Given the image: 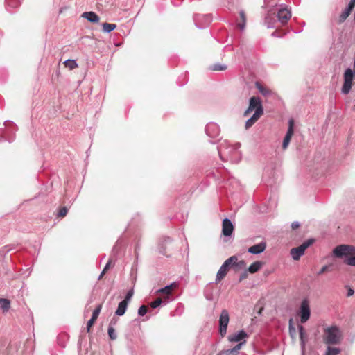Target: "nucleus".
<instances>
[{
  "mask_svg": "<svg viewBox=\"0 0 355 355\" xmlns=\"http://www.w3.org/2000/svg\"><path fill=\"white\" fill-rule=\"evenodd\" d=\"M239 144L236 146H231L226 141L221 142L218 147V152L220 159L223 161H230L232 163H236L239 160V152L238 148Z\"/></svg>",
  "mask_w": 355,
  "mask_h": 355,
  "instance_id": "obj_1",
  "label": "nucleus"
},
{
  "mask_svg": "<svg viewBox=\"0 0 355 355\" xmlns=\"http://www.w3.org/2000/svg\"><path fill=\"white\" fill-rule=\"evenodd\" d=\"M342 334L340 329L336 326H331L324 329L323 334V342L328 345H338L340 343Z\"/></svg>",
  "mask_w": 355,
  "mask_h": 355,
  "instance_id": "obj_2",
  "label": "nucleus"
},
{
  "mask_svg": "<svg viewBox=\"0 0 355 355\" xmlns=\"http://www.w3.org/2000/svg\"><path fill=\"white\" fill-rule=\"evenodd\" d=\"M333 254L338 259H348L355 255V247L350 245L341 244L333 250Z\"/></svg>",
  "mask_w": 355,
  "mask_h": 355,
  "instance_id": "obj_3",
  "label": "nucleus"
},
{
  "mask_svg": "<svg viewBox=\"0 0 355 355\" xmlns=\"http://www.w3.org/2000/svg\"><path fill=\"white\" fill-rule=\"evenodd\" d=\"M314 239H309L304 241L300 246L296 248H293L291 250L290 254L293 260H299L300 258L304 254L305 250L313 243Z\"/></svg>",
  "mask_w": 355,
  "mask_h": 355,
  "instance_id": "obj_4",
  "label": "nucleus"
},
{
  "mask_svg": "<svg viewBox=\"0 0 355 355\" xmlns=\"http://www.w3.org/2000/svg\"><path fill=\"white\" fill-rule=\"evenodd\" d=\"M235 260H237V257L234 255L228 258L225 262L222 264L220 268H219L216 277V283L220 282L227 275L228 269L231 267V264Z\"/></svg>",
  "mask_w": 355,
  "mask_h": 355,
  "instance_id": "obj_5",
  "label": "nucleus"
},
{
  "mask_svg": "<svg viewBox=\"0 0 355 355\" xmlns=\"http://www.w3.org/2000/svg\"><path fill=\"white\" fill-rule=\"evenodd\" d=\"M297 315L300 317V322L305 323L310 318L311 309L309 306V302L307 299H304L300 306Z\"/></svg>",
  "mask_w": 355,
  "mask_h": 355,
  "instance_id": "obj_6",
  "label": "nucleus"
},
{
  "mask_svg": "<svg viewBox=\"0 0 355 355\" xmlns=\"http://www.w3.org/2000/svg\"><path fill=\"white\" fill-rule=\"evenodd\" d=\"M259 110H261V114H263V107L260 98L259 96H252L250 98L249 106L244 112L243 116H248L253 110H254V112H257Z\"/></svg>",
  "mask_w": 355,
  "mask_h": 355,
  "instance_id": "obj_7",
  "label": "nucleus"
},
{
  "mask_svg": "<svg viewBox=\"0 0 355 355\" xmlns=\"http://www.w3.org/2000/svg\"><path fill=\"white\" fill-rule=\"evenodd\" d=\"M353 78L354 72L352 69L347 68L344 73V83L341 89L343 94H347L349 93L352 85Z\"/></svg>",
  "mask_w": 355,
  "mask_h": 355,
  "instance_id": "obj_8",
  "label": "nucleus"
},
{
  "mask_svg": "<svg viewBox=\"0 0 355 355\" xmlns=\"http://www.w3.org/2000/svg\"><path fill=\"white\" fill-rule=\"evenodd\" d=\"M230 321L229 313L226 309L221 311L219 318V333L224 337L227 333V328Z\"/></svg>",
  "mask_w": 355,
  "mask_h": 355,
  "instance_id": "obj_9",
  "label": "nucleus"
},
{
  "mask_svg": "<svg viewBox=\"0 0 355 355\" xmlns=\"http://www.w3.org/2000/svg\"><path fill=\"white\" fill-rule=\"evenodd\" d=\"M212 17L211 15H195L193 17V21L196 26L198 28H204L207 27L211 21Z\"/></svg>",
  "mask_w": 355,
  "mask_h": 355,
  "instance_id": "obj_10",
  "label": "nucleus"
},
{
  "mask_svg": "<svg viewBox=\"0 0 355 355\" xmlns=\"http://www.w3.org/2000/svg\"><path fill=\"white\" fill-rule=\"evenodd\" d=\"M278 21L282 24H286L289 19L291 17V12L286 7H283L279 9L277 15Z\"/></svg>",
  "mask_w": 355,
  "mask_h": 355,
  "instance_id": "obj_11",
  "label": "nucleus"
},
{
  "mask_svg": "<svg viewBox=\"0 0 355 355\" xmlns=\"http://www.w3.org/2000/svg\"><path fill=\"white\" fill-rule=\"evenodd\" d=\"M220 128L215 123H209L205 127V132L207 136L211 138H216L219 136Z\"/></svg>",
  "mask_w": 355,
  "mask_h": 355,
  "instance_id": "obj_12",
  "label": "nucleus"
},
{
  "mask_svg": "<svg viewBox=\"0 0 355 355\" xmlns=\"http://www.w3.org/2000/svg\"><path fill=\"white\" fill-rule=\"evenodd\" d=\"M293 135V121L289 120L288 128L282 142V148L286 149Z\"/></svg>",
  "mask_w": 355,
  "mask_h": 355,
  "instance_id": "obj_13",
  "label": "nucleus"
},
{
  "mask_svg": "<svg viewBox=\"0 0 355 355\" xmlns=\"http://www.w3.org/2000/svg\"><path fill=\"white\" fill-rule=\"evenodd\" d=\"M234 230V225L229 218H225L222 224V232L225 236H230Z\"/></svg>",
  "mask_w": 355,
  "mask_h": 355,
  "instance_id": "obj_14",
  "label": "nucleus"
},
{
  "mask_svg": "<svg viewBox=\"0 0 355 355\" xmlns=\"http://www.w3.org/2000/svg\"><path fill=\"white\" fill-rule=\"evenodd\" d=\"M299 336L300 340V347L302 351V355H304L305 353V345L307 340V336L305 334L304 329L302 325L298 326Z\"/></svg>",
  "mask_w": 355,
  "mask_h": 355,
  "instance_id": "obj_15",
  "label": "nucleus"
},
{
  "mask_svg": "<svg viewBox=\"0 0 355 355\" xmlns=\"http://www.w3.org/2000/svg\"><path fill=\"white\" fill-rule=\"evenodd\" d=\"M266 248L265 242H261L258 244L254 245L248 248V252L253 254H258L263 252Z\"/></svg>",
  "mask_w": 355,
  "mask_h": 355,
  "instance_id": "obj_16",
  "label": "nucleus"
},
{
  "mask_svg": "<svg viewBox=\"0 0 355 355\" xmlns=\"http://www.w3.org/2000/svg\"><path fill=\"white\" fill-rule=\"evenodd\" d=\"M247 337V333L244 330H241L234 335L229 336L228 340L230 342H241L242 340H244Z\"/></svg>",
  "mask_w": 355,
  "mask_h": 355,
  "instance_id": "obj_17",
  "label": "nucleus"
},
{
  "mask_svg": "<svg viewBox=\"0 0 355 355\" xmlns=\"http://www.w3.org/2000/svg\"><path fill=\"white\" fill-rule=\"evenodd\" d=\"M262 114H261L260 110H258L257 112H254L253 115L250 119H248L245 122V129L248 130L250 128H251L258 121V119L261 117Z\"/></svg>",
  "mask_w": 355,
  "mask_h": 355,
  "instance_id": "obj_18",
  "label": "nucleus"
},
{
  "mask_svg": "<svg viewBox=\"0 0 355 355\" xmlns=\"http://www.w3.org/2000/svg\"><path fill=\"white\" fill-rule=\"evenodd\" d=\"M82 17L94 24L98 23L100 19L99 17L92 11L83 12Z\"/></svg>",
  "mask_w": 355,
  "mask_h": 355,
  "instance_id": "obj_19",
  "label": "nucleus"
},
{
  "mask_svg": "<svg viewBox=\"0 0 355 355\" xmlns=\"http://www.w3.org/2000/svg\"><path fill=\"white\" fill-rule=\"evenodd\" d=\"M128 304L123 301L120 302L118 304L116 311H115V315L118 316L123 315L127 310Z\"/></svg>",
  "mask_w": 355,
  "mask_h": 355,
  "instance_id": "obj_20",
  "label": "nucleus"
},
{
  "mask_svg": "<svg viewBox=\"0 0 355 355\" xmlns=\"http://www.w3.org/2000/svg\"><path fill=\"white\" fill-rule=\"evenodd\" d=\"M0 308L3 312H8L10 308V302L8 299L0 298Z\"/></svg>",
  "mask_w": 355,
  "mask_h": 355,
  "instance_id": "obj_21",
  "label": "nucleus"
},
{
  "mask_svg": "<svg viewBox=\"0 0 355 355\" xmlns=\"http://www.w3.org/2000/svg\"><path fill=\"white\" fill-rule=\"evenodd\" d=\"M262 262L259 261H254L248 268V272L255 273L260 270L262 266Z\"/></svg>",
  "mask_w": 355,
  "mask_h": 355,
  "instance_id": "obj_22",
  "label": "nucleus"
},
{
  "mask_svg": "<svg viewBox=\"0 0 355 355\" xmlns=\"http://www.w3.org/2000/svg\"><path fill=\"white\" fill-rule=\"evenodd\" d=\"M177 286V284L175 282L171 283L170 285H167L164 288H162L158 290L159 293L169 295L171 294L172 290Z\"/></svg>",
  "mask_w": 355,
  "mask_h": 355,
  "instance_id": "obj_23",
  "label": "nucleus"
},
{
  "mask_svg": "<svg viewBox=\"0 0 355 355\" xmlns=\"http://www.w3.org/2000/svg\"><path fill=\"white\" fill-rule=\"evenodd\" d=\"M275 18L270 14H268L264 19V24L268 28H272L275 27Z\"/></svg>",
  "mask_w": 355,
  "mask_h": 355,
  "instance_id": "obj_24",
  "label": "nucleus"
},
{
  "mask_svg": "<svg viewBox=\"0 0 355 355\" xmlns=\"http://www.w3.org/2000/svg\"><path fill=\"white\" fill-rule=\"evenodd\" d=\"M112 324H113V320H111V321L109 324L107 333H108V336H109L111 340H114L116 339L117 335H116V333L114 327H112Z\"/></svg>",
  "mask_w": 355,
  "mask_h": 355,
  "instance_id": "obj_25",
  "label": "nucleus"
},
{
  "mask_svg": "<svg viewBox=\"0 0 355 355\" xmlns=\"http://www.w3.org/2000/svg\"><path fill=\"white\" fill-rule=\"evenodd\" d=\"M231 267H233L236 269H243L246 267V263L244 260H241L238 261L237 259L232 263Z\"/></svg>",
  "mask_w": 355,
  "mask_h": 355,
  "instance_id": "obj_26",
  "label": "nucleus"
},
{
  "mask_svg": "<svg viewBox=\"0 0 355 355\" xmlns=\"http://www.w3.org/2000/svg\"><path fill=\"white\" fill-rule=\"evenodd\" d=\"M21 0H6L7 9L8 8H15L20 6Z\"/></svg>",
  "mask_w": 355,
  "mask_h": 355,
  "instance_id": "obj_27",
  "label": "nucleus"
},
{
  "mask_svg": "<svg viewBox=\"0 0 355 355\" xmlns=\"http://www.w3.org/2000/svg\"><path fill=\"white\" fill-rule=\"evenodd\" d=\"M341 350L338 347H331L329 345L327 348L324 355H338Z\"/></svg>",
  "mask_w": 355,
  "mask_h": 355,
  "instance_id": "obj_28",
  "label": "nucleus"
},
{
  "mask_svg": "<svg viewBox=\"0 0 355 355\" xmlns=\"http://www.w3.org/2000/svg\"><path fill=\"white\" fill-rule=\"evenodd\" d=\"M239 15H240V17H241V22H238L237 23V26L238 27L241 29V30H243L245 28V21H246V18H245V12L243 10H241L239 12Z\"/></svg>",
  "mask_w": 355,
  "mask_h": 355,
  "instance_id": "obj_29",
  "label": "nucleus"
},
{
  "mask_svg": "<svg viewBox=\"0 0 355 355\" xmlns=\"http://www.w3.org/2000/svg\"><path fill=\"white\" fill-rule=\"evenodd\" d=\"M64 64L66 67L69 68V69H73L78 67L75 60H67L64 62Z\"/></svg>",
  "mask_w": 355,
  "mask_h": 355,
  "instance_id": "obj_30",
  "label": "nucleus"
},
{
  "mask_svg": "<svg viewBox=\"0 0 355 355\" xmlns=\"http://www.w3.org/2000/svg\"><path fill=\"white\" fill-rule=\"evenodd\" d=\"M116 28V25L115 24H109L104 23L103 24V31L105 33H110L114 31Z\"/></svg>",
  "mask_w": 355,
  "mask_h": 355,
  "instance_id": "obj_31",
  "label": "nucleus"
},
{
  "mask_svg": "<svg viewBox=\"0 0 355 355\" xmlns=\"http://www.w3.org/2000/svg\"><path fill=\"white\" fill-rule=\"evenodd\" d=\"M227 69V65L221 64H215L210 66V69L212 71H225Z\"/></svg>",
  "mask_w": 355,
  "mask_h": 355,
  "instance_id": "obj_32",
  "label": "nucleus"
},
{
  "mask_svg": "<svg viewBox=\"0 0 355 355\" xmlns=\"http://www.w3.org/2000/svg\"><path fill=\"white\" fill-rule=\"evenodd\" d=\"M349 14L350 12L345 9L339 16L338 22H344L346 20V19L349 17Z\"/></svg>",
  "mask_w": 355,
  "mask_h": 355,
  "instance_id": "obj_33",
  "label": "nucleus"
},
{
  "mask_svg": "<svg viewBox=\"0 0 355 355\" xmlns=\"http://www.w3.org/2000/svg\"><path fill=\"white\" fill-rule=\"evenodd\" d=\"M245 342H246L245 340H244L240 342L236 345H235L233 348H232V349L233 350V352H234V354L236 355H238L239 350L245 345Z\"/></svg>",
  "mask_w": 355,
  "mask_h": 355,
  "instance_id": "obj_34",
  "label": "nucleus"
},
{
  "mask_svg": "<svg viewBox=\"0 0 355 355\" xmlns=\"http://www.w3.org/2000/svg\"><path fill=\"white\" fill-rule=\"evenodd\" d=\"M101 309H102V304H98L96 307V309L94 310V311L92 313V318L96 320L101 313Z\"/></svg>",
  "mask_w": 355,
  "mask_h": 355,
  "instance_id": "obj_35",
  "label": "nucleus"
},
{
  "mask_svg": "<svg viewBox=\"0 0 355 355\" xmlns=\"http://www.w3.org/2000/svg\"><path fill=\"white\" fill-rule=\"evenodd\" d=\"M343 262L348 266H355V254L348 259H345Z\"/></svg>",
  "mask_w": 355,
  "mask_h": 355,
  "instance_id": "obj_36",
  "label": "nucleus"
},
{
  "mask_svg": "<svg viewBox=\"0 0 355 355\" xmlns=\"http://www.w3.org/2000/svg\"><path fill=\"white\" fill-rule=\"evenodd\" d=\"M148 311V307L145 305H141L138 309V315L139 316H144Z\"/></svg>",
  "mask_w": 355,
  "mask_h": 355,
  "instance_id": "obj_37",
  "label": "nucleus"
},
{
  "mask_svg": "<svg viewBox=\"0 0 355 355\" xmlns=\"http://www.w3.org/2000/svg\"><path fill=\"white\" fill-rule=\"evenodd\" d=\"M162 302H163V300L161 298H157L155 301H153L150 303V306L153 309H156L159 305H161Z\"/></svg>",
  "mask_w": 355,
  "mask_h": 355,
  "instance_id": "obj_38",
  "label": "nucleus"
},
{
  "mask_svg": "<svg viewBox=\"0 0 355 355\" xmlns=\"http://www.w3.org/2000/svg\"><path fill=\"white\" fill-rule=\"evenodd\" d=\"M217 355H236L232 349L222 350Z\"/></svg>",
  "mask_w": 355,
  "mask_h": 355,
  "instance_id": "obj_39",
  "label": "nucleus"
},
{
  "mask_svg": "<svg viewBox=\"0 0 355 355\" xmlns=\"http://www.w3.org/2000/svg\"><path fill=\"white\" fill-rule=\"evenodd\" d=\"M133 290H130L128 291V293H126V295H125V297L124 300H123L122 301L126 302L127 304H128L129 301L131 300L132 295H133Z\"/></svg>",
  "mask_w": 355,
  "mask_h": 355,
  "instance_id": "obj_40",
  "label": "nucleus"
},
{
  "mask_svg": "<svg viewBox=\"0 0 355 355\" xmlns=\"http://www.w3.org/2000/svg\"><path fill=\"white\" fill-rule=\"evenodd\" d=\"M67 207H64L62 208H61L60 210H59V212H58V216H60V217H63V216H65L67 214Z\"/></svg>",
  "mask_w": 355,
  "mask_h": 355,
  "instance_id": "obj_41",
  "label": "nucleus"
},
{
  "mask_svg": "<svg viewBox=\"0 0 355 355\" xmlns=\"http://www.w3.org/2000/svg\"><path fill=\"white\" fill-rule=\"evenodd\" d=\"M96 321V319L94 318H91L89 321L87 322V331L89 332V330H90V328L93 326L94 323Z\"/></svg>",
  "mask_w": 355,
  "mask_h": 355,
  "instance_id": "obj_42",
  "label": "nucleus"
},
{
  "mask_svg": "<svg viewBox=\"0 0 355 355\" xmlns=\"http://www.w3.org/2000/svg\"><path fill=\"white\" fill-rule=\"evenodd\" d=\"M257 88L259 89V92L264 96H266L268 94V91L265 89L264 87L260 86V85H258L257 86Z\"/></svg>",
  "mask_w": 355,
  "mask_h": 355,
  "instance_id": "obj_43",
  "label": "nucleus"
},
{
  "mask_svg": "<svg viewBox=\"0 0 355 355\" xmlns=\"http://www.w3.org/2000/svg\"><path fill=\"white\" fill-rule=\"evenodd\" d=\"M6 123H8L7 125H11L12 126V127H10L12 131L15 132V131L17 130V127H16V125L12 122L7 121Z\"/></svg>",
  "mask_w": 355,
  "mask_h": 355,
  "instance_id": "obj_44",
  "label": "nucleus"
},
{
  "mask_svg": "<svg viewBox=\"0 0 355 355\" xmlns=\"http://www.w3.org/2000/svg\"><path fill=\"white\" fill-rule=\"evenodd\" d=\"M3 137H6V139H7L9 142H11V141H13V139H12V138L9 137L8 130H6V131L4 132V136H3Z\"/></svg>",
  "mask_w": 355,
  "mask_h": 355,
  "instance_id": "obj_45",
  "label": "nucleus"
},
{
  "mask_svg": "<svg viewBox=\"0 0 355 355\" xmlns=\"http://www.w3.org/2000/svg\"><path fill=\"white\" fill-rule=\"evenodd\" d=\"M328 268V266H324L318 272V275H320L322 274H323L324 272H326V270H327Z\"/></svg>",
  "mask_w": 355,
  "mask_h": 355,
  "instance_id": "obj_46",
  "label": "nucleus"
},
{
  "mask_svg": "<svg viewBox=\"0 0 355 355\" xmlns=\"http://www.w3.org/2000/svg\"><path fill=\"white\" fill-rule=\"evenodd\" d=\"M111 263H112V260H111V259H110L103 270H104V272H106L110 268Z\"/></svg>",
  "mask_w": 355,
  "mask_h": 355,
  "instance_id": "obj_47",
  "label": "nucleus"
},
{
  "mask_svg": "<svg viewBox=\"0 0 355 355\" xmlns=\"http://www.w3.org/2000/svg\"><path fill=\"white\" fill-rule=\"evenodd\" d=\"M248 276L247 271H244L239 277V282H241L243 279H245Z\"/></svg>",
  "mask_w": 355,
  "mask_h": 355,
  "instance_id": "obj_48",
  "label": "nucleus"
},
{
  "mask_svg": "<svg viewBox=\"0 0 355 355\" xmlns=\"http://www.w3.org/2000/svg\"><path fill=\"white\" fill-rule=\"evenodd\" d=\"M299 226H300V223L297 221H295V222L292 223V224H291V228L293 230L297 228Z\"/></svg>",
  "mask_w": 355,
  "mask_h": 355,
  "instance_id": "obj_49",
  "label": "nucleus"
},
{
  "mask_svg": "<svg viewBox=\"0 0 355 355\" xmlns=\"http://www.w3.org/2000/svg\"><path fill=\"white\" fill-rule=\"evenodd\" d=\"M354 291L352 288H349L347 291V297L352 296L354 295Z\"/></svg>",
  "mask_w": 355,
  "mask_h": 355,
  "instance_id": "obj_50",
  "label": "nucleus"
},
{
  "mask_svg": "<svg viewBox=\"0 0 355 355\" xmlns=\"http://www.w3.org/2000/svg\"><path fill=\"white\" fill-rule=\"evenodd\" d=\"M347 6L354 9L355 6V0H351L348 3Z\"/></svg>",
  "mask_w": 355,
  "mask_h": 355,
  "instance_id": "obj_51",
  "label": "nucleus"
},
{
  "mask_svg": "<svg viewBox=\"0 0 355 355\" xmlns=\"http://www.w3.org/2000/svg\"><path fill=\"white\" fill-rule=\"evenodd\" d=\"M163 242L166 244L170 243L171 242V239L169 236H166L163 239Z\"/></svg>",
  "mask_w": 355,
  "mask_h": 355,
  "instance_id": "obj_52",
  "label": "nucleus"
},
{
  "mask_svg": "<svg viewBox=\"0 0 355 355\" xmlns=\"http://www.w3.org/2000/svg\"><path fill=\"white\" fill-rule=\"evenodd\" d=\"M292 322H293V320H292V319H291V320H289V330H290V332H291L292 329H293V331H295V329H294V327H293Z\"/></svg>",
  "mask_w": 355,
  "mask_h": 355,
  "instance_id": "obj_53",
  "label": "nucleus"
},
{
  "mask_svg": "<svg viewBox=\"0 0 355 355\" xmlns=\"http://www.w3.org/2000/svg\"><path fill=\"white\" fill-rule=\"evenodd\" d=\"M105 272H104V270H103V271L101 272V273L100 274V275H99V277H98V279H101L103 277V275H105Z\"/></svg>",
  "mask_w": 355,
  "mask_h": 355,
  "instance_id": "obj_54",
  "label": "nucleus"
},
{
  "mask_svg": "<svg viewBox=\"0 0 355 355\" xmlns=\"http://www.w3.org/2000/svg\"><path fill=\"white\" fill-rule=\"evenodd\" d=\"M345 10H347L348 12H349L351 13V12L352 11L353 9L352 8L347 6L345 8Z\"/></svg>",
  "mask_w": 355,
  "mask_h": 355,
  "instance_id": "obj_55",
  "label": "nucleus"
},
{
  "mask_svg": "<svg viewBox=\"0 0 355 355\" xmlns=\"http://www.w3.org/2000/svg\"><path fill=\"white\" fill-rule=\"evenodd\" d=\"M112 320H113V324H112V327H113L114 325H115V324H116V322H117V320H116V319H114V318H112Z\"/></svg>",
  "mask_w": 355,
  "mask_h": 355,
  "instance_id": "obj_56",
  "label": "nucleus"
},
{
  "mask_svg": "<svg viewBox=\"0 0 355 355\" xmlns=\"http://www.w3.org/2000/svg\"><path fill=\"white\" fill-rule=\"evenodd\" d=\"M354 71H355V60H354V62L353 63V70Z\"/></svg>",
  "mask_w": 355,
  "mask_h": 355,
  "instance_id": "obj_57",
  "label": "nucleus"
},
{
  "mask_svg": "<svg viewBox=\"0 0 355 355\" xmlns=\"http://www.w3.org/2000/svg\"><path fill=\"white\" fill-rule=\"evenodd\" d=\"M164 249H163V250H161V249H160V252H161V253H164Z\"/></svg>",
  "mask_w": 355,
  "mask_h": 355,
  "instance_id": "obj_58",
  "label": "nucleus"
},
{
  "mask_svg": "<svg viewBox=\"0 0 355 355\" xmlns=\"http://www.w3.org/2000/svg\"><path fill=\"white\" fill-rule=\"evenodd\" d=\"M353 72H354V78H353L355 79V71H353Z\"/></svg>",
  "mask_w": 355,
  "mask_h": 355,
  "instance_id": "obj_59",
  "label": "nucleus"
}]
</instances>
